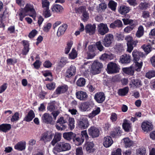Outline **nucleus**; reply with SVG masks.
<instances>
[{
	"mask_svg": "<svg viewBox=\"0 0 155 155\" xmlns=\"http://www.w3.org/2000/svg\"><path fill=\"white\" fill-rule=\"evenodd\" d=\"M27 15H29L35 20L36 16V13L33 5L27 4L23 9H22L19 14L20 20L22 21L23 18Z\"/></svg>",
	"mask_w": 155,
	"mask_h": 155,
	"instance_id": "f257e3e1",
	"label": "nucleus"
},
{
	"mask_svg": "<svg viewBox=\"0 0 155 155\" xmlns=\"http://www.w3.org/2000/svg\"><path fill=\"white\" fill-rule=\"evenodd\" d=\"M71 148V146L69 143L61 142L56 145L53 149V151L54 154H57L60 152L69 150Z\"/></svg>",
	"mask_w": 155,
	"mask_h": 155,
	"instance_id": "f03ea898",
	"label": "nucleus"
},
{
	"mask_svg": "<svg viewBox=\"0 0 155 155\" xmlns=\"http://www.w3.org/2000/svg\"><path fill=\"white\" fill-rule=\"evenodd\" d=\"M142 65V63L135 62V64H132L130 67L123 68V71L126 74L129 75H133L134 71H140Z\"/></svg>",
	"mask_w": 155,
	"mask_h": 155,
	"instance_id": "7ed1b4c3",
	"label": "nucleus"
},
{
	"mask_svg": "<svg viewBox=\"0 0 155 155\" xmlns=\"http://www.w3.org/2000/svg\"><path fill=\"white\" fill-rule=\"evenodd\" d=\"M78 126L79 128L82 130L87 128L89 125L88 119L84 117H81L77 122Z\"/></svg>",
	"mask_w": 155,
	"mask_h": 155,
	"instance_id": "20e7f679",
	"label": "nucleus"
},
{
	"mask_svg": "<svg viewBox=\"0 0 155 155\" xmlns=\"http://www.w3.org/2000/svg\"><path fill=\"white\" fill-rule=\"evenodd\" d=\"M102 67V64L97 61H94L91 65V72L93 74H98Z\"/></svg>",
	"mask_w": 155,
	"mask_h": 155,
	"instance_id": "39448f33",
	"label": "nucleus"
},
{
	"mask_svg": "<svg viewBox=\"0 0 155 155\" xmlns=\"http://www.w3.org/2000/svg\"><path fill=\"white\" fill-rule=\"evenodd\" d=\"M125 40L127 41V51L129 53H130L133 49L134 45H135L137 43L136 41H133V38L129 35L126 36Z\"/></svg>",
	"mask_w": 155,
	"mask_h": 155,
	"instance_id": "423d86ee",
	"label": "nucleus"
},
{
	"mask_svg": "<svg viewBox=\"0 0 155 155\" xmlns=\"http://www.w3.org/2000/svg\"><path fill=\"white\" fill-rule=\"evenodd\" d=\"M97 31L100 34L104 35L109 31V29L107 24L101 23L97 25Z\"/></svg>",
	"mask_w": 155,
	"mask_h": 155,
	"instance_id": "0eeeda50",
	"label": "nucleus"
},
{
	"mask_svg": "<svg viewBox=\"0 0 155 155\" xmlns=\"http://www.w3.org/2000/svg\"><path fill=\"white\" fill-rule=\"evenodd\" d=\"M107 71L108 73H116L119 72V68L117 64L114 63L110 62L107 65Z\"/></svg>",
	"mask_w": 155,
	"mask_h": 155,
	"instance_id": "6e6552de",
	"label": "nucleus"
},
{
	"mask_svg": "<svg viewBox=\"0 0 155 155\" xmlns=\"http://www.w3.org/2000/svg\"><path fill=\"white\" fill-rule=\"evenodd\" d=\"M53 136L51 132L46 131L41 134L40 140L44 143L49 142L51 140Z\"/></svg>",
	"mask_w": 155,
	"mask_h": 155,
	"instance_id": "1a4fd4ad",
	"label": "nucleus"
},
{
	"mask_svg": "<svg viewBox=\"0 0 155 155\" xmlns=\"http://www.w3.org/2000/svg\"><path fill=\"white\" fill-rule=\"evenodd\" d=\"M114 40V36L111 34L105 35L103 40V44L106 47H109Z\"/></svg>",
	"mask_w": 155,
	"mask_h": 155,
	"instance_id": "9d476101",
	"label": "nucleus"
},
{
	"mask_svg": "<svg viewBox=\"0 0 155 155\" xmlns=\"http://www.w3.org/2000/svg\"><path fill=\"white\" fill-rule=\"evenodd\" d=\"M76 13H82L83 20L84 21H87L89 18V14L86 11V8L84 7L81 6L78 8H75Z\"/></svg>",
	"mask_w": 155,
	"mask_h": 155,
	"instance_id": "9b49d317",
	"label": "nucleus"
},
{
	"mask_svg": "<svg viewBox=\"0 0 155 155\" xmlns=\"http://www.w3.org/2000/svg\"><path fill=\"white\" fill-rule=\"evenodd\" d=\"M76 72V67L73 65H71L68 68L66 72V77L69 78L74 76Z\"/></svg>",
	"mask_w": 155,
	"mask_h": 155,
	"instance_id": "f8f14e48",
	"label": "nucleus"
},
{
	"mask_svg": "<svg viewBox=\"0 0 155 155\" xmlns=\"http://www.w3.org/2000/svg\"><path fill=\"white\" fill-rule=\"evenodd\" d=\"M88 131L89 134L93 138L97 137L99 135V129L94 127H91Z\"/></svg>",
	"mask_w": 155,
	"mask_h": 155,
	"instance_id": "ddd939ff",
	"label": "nucleus"
},
{
	"mask_svg": "<svg viewBox=\"0 0 155 155\" xmlns=\"http://www.w3.org/2000/svg\"><path fill=\"white\" fill-rule=\"evenodd\" d=\"M141 127L142 130L145 132L148 133L153 129L152 124L149 122H144L142 123Z\"/></svg>",
	"mask_w": 155,
	"mask_h": 155,
	"instance_id": "4468645a",
	"label": "nucleus"
},
{
	"mask_svg": "<svg viewBox=\"0 0 155 155\" xmlns=\"http://www.w3.org/2000/svg\"><path fill=\"white\" fill-rule=\"evenodd\" d=\"M94 98L98 103H101L105 100V97L104 93L102 92H100L97 93L95 94Z\"/></svg>",
	"mask_w": 155,
	"mask_h": 155,
	"instance_id": "2eb2a0df",
	"label": "nucleus"
},
{
	"mask_svg": "<svg viewBox=\"0 0 155 155\" xmlns=\"http://www.w3.org/2000/svg\"><path fill=\"white\" fill-rule=\"evenodd\" d=\"M75 95L77 98L82 101L86 100L88 97L87 93L85 92L82 91L76 92Z\"/></svg>",
	"mask_w": 155,
	"mask_h": 155,
	"instance_id": "dca6fc26",
	"label": "nucleus"
},
{
	"mask_svg": "<svg viewBox=\"0 0 155 155\" xmlns=\"http://www.w3.org/2000/svg\"><path fill=\"white\" fill-rule=\"evenodd\" d=\"M96 26L95 24L91 25L88 24L85 27V30L87 33H89L90 35L94 34L95 31Z\"/></svg>",
	"mask_w": 155,
	"mask_h": 155,
	"instance_id": "f3484780",
	"label": "nucleus"
},
{
	"mask_svg": "<svg viewBox=\"0 0 155 155\" xmlns=\"http://www.w3.org/2000/svg\"><path fill=\"white\" fill-rule=\"evenodd\" d=\"M131 56L127 54L121 55L120 58L119 62L122 64L129 63L131 61Z\"/></svg>",
	"mask_w": 155,
	"mask_h": 155,
	"instance_id": "a211bd4d",
	"label": "nucleus"
},
{
	"mask_svg": "<svg viewBox=\"0 0 155 155\" xmlns=\"http://www.w3.org/2000/svg\"><path fill=\"white\" fill-rule=\"evenodd\" d=\"M68 87L67 85H64L58 87L56 89L54 94L59 95L65 93L68 90Z\"/></svg>",
	"mask_w": 155,
	"mask_h": 155,
	"instance_id": "6ab92c4d",
	"label": "nucleus"
},
{
	"mask_svg": "<svg viewBox=\"0 0 155 155\" xmlns=\"http://www.w3.org/2000/svg\"><path fill=\"white\" fill-rule=\"evenodd\" d=\"M131 83L130 84V87H133L134 88L139 87L142 85V83L140 80L137 78H132Z\"/></svg>",
	"mask_w": 155,
	"mask_h": 155,
	"instance_id": "aec40b11",
	"label": "nucleus"
},
{
	"mask_svg": "<svg viewBox=\"0 0 155 155\" xmlns=\"http://www.w3.org/2000/svg\"><path fill=\"white\" fill-rule=\"evenodd\" d=\"M132 55L134 57V60L136 61L135 62L139 60L140 57H143L145 55L143 52H139L137 50H134L132 52Z\"/></svg>",
	"mask_w": 155,
	"mask_h": 155,
	"instance_id": "412c9836",
	"label": "nucleus"
},
{
	"mask_svg": "<svg viewBox=\"0 0 155 155\" xmlns=\"http://www.w3.org/2000/svg\"><path fill=\"white\" fill-rule=\"evenodd\" d=\"M113 141L111 137L107 136L104 138L103 145L106 147H110L112 144Z\"/></svg>",
	"mask_w": 155,
	"mask_h": 155,
	"instance_id": "4be33fe9",
	"label": "nucleus"
},
{
	"mask_svg": "<svg viewBox=\"0 0 155 155\" xmlns=\"http://www.w3.org/2000/svg\"><path fill=\"white\" fill-rule=\"evenodd\" d=\"M68 28V25L65 24H63L58 28L57 35L58 37H60L64 34Z\"/></svg>",
	"mask_w": 155,
	"mask_h": 155,
	"instance_id": "5701e85b",
	"label": "nucleus"
},
{
	"mask_svg": "<svg viewBox=\"0 0 155 155\" xmlns=\"http://www.w3.org/2000/svg\"><path fill=\"white\" fill-rule=\"evenodd\" d=\"M26 147V142L20 141L15 146V148L18 150L21 151L25 150Z\"/></svg>",
	"mask_w": 155,
	"mask_h": 155,
	"instance_id": "b1692460",
	"label": "nucleus"
},
{
	"mask_svg": "<svg viewBox=\"0 0 155 155\" xmlns=\"http://www.w3.org/2000/svg\"><path fill=\"white\" fill-rule=\"evenodd\" d=\"M43 121L47 124H51L52 120V118L51 115L49 114H44L42 117Z\"/></svg>",
	"mask_w": 155,
	"mask_h": 155,
	"instance_id": "393cba45",
	"label": "nucleus"
},
{
	"mask_svg": "<svg viewBox=\"0 0 155 155\" xmlns=\"http://www.w3.org/2000/svg\"><path fill=\"white\" fill-rule=\"evenodd\" d=\"M61 134L60 133H56L52 140L51 142V144L53 146L58 142L61 139Z\"/></svg>",
	"mask_w": 155,
	"mask_h": 155,
	"instance_id": "a878e982",
	"label": "nucleus"
},
{
	"mask_svg": "<svg viewBox=\"0 0 155 155\" xmlns=\"http://www.w3.org/2000/svg\"><path fill=\"white\" fill-rule=\"evenodd\" d=\"M75 134L72 132H66L63 134V137L64 139L70 141L75 137Z\"/></svg>",
	"mask_w": 155,
	"mask_h": 155,
	"instance_id": "bb28decb",
	"label": "nucleus"
},
{
	"mask_svg": "<svg viewBox=\"0 0 155 155\" xmlns=\"http://www.w3.org/2000/svg\"><path fill=\"white\" fill-rule=\"evenodd\" d=\"M101 112L100 108L99 107H97L95 108L92 112L89 114L88 115V118L92 119L96 116L98 115Z\"/></svg>",
	"mask_w": 155,
	"mask_h": 155,
	"instance_id": "cd10ccee",
	"label": "nucleus"
},
{
	"mask_svg": "<svg viewBox=\"0 0 155 155\" xmlns=\"http://www.w3.org/2000/svg\"><path fill=\"white\" fill-rule=\"evenodd\" d=\"M122 126L125 131H128L131 129V125L129 121L124 120L123 124Z\"/></svg>",
	"mask_w": 155,
	"mask_h": 155,
	"instance_id": "c85d7f7f",
	"label": "nucleus"
},
{
	"mask_svg": "<svg viewBox=\"0 0 155 155\" xmlns=\"http://www.w3.org/2000/svg\"><path fill=\"white\" fill-rule=\"evenodd\" d=\"M92 103L90 102H86L82 104L81 106V109L84 111L88 110L92 107Z\"/></svg>",
	"mask_w": 155,
	"mask_h": 155,
	"instance_id": "c756f323",
	"label": "nucleus"
},
{
	"mask_svg": "<svg viewBox=\"0 0 155 155\" xmlns=\"http://www.w3.org/2000/svg\"><path fill=\"white\" fill-rule=\"evenodd\" d=\"M122 25V23L121 21L119 20H117L114 22L111 23L110 24V27L111 28H114L116 27H121Z\"/></svg>",
	"mask_w": 155,
	"mask_h": 155,
	"instance_id": "7c9ffc66",
	"label": "nucleus"
},
{
	"mask_svg": "<svg viewBox=\"0 0 155 155\" xmlns=\"http://www.w3.org/2000/svg\"><path fill=\"white\" fill-rule=\"evenodd\" d=\"M114 55L112 54L104 53L103 54L101 57V59L103 60L109 61L113 58Z\"/></svg>",
	"mask_w": 155,
	"mask_h": 155,
	"instance_id": "2f4dec72",
	"label": "nucleus"
},
{
	"mask_svg": "<svg viewBox=\"0 0 155 155\" xmlns=\"http://www.w3.org/2000/svg\"><path fill=\"white\" fill-rule=\"evenodd\" d=\"M129 10V8L124 5L121 6L119 9V12L122 15H124L128 13Z\"/></svg>",
	"mask_w": 155,
	"mask_h": 155,
	"instance_id": "473e14b6",
	"label": "nucleus"
},
{
	"mask_svg": "<svg viewBox=\"0 0 155 155\" xmlns=\"http://www.w3.org/2000/svg\"><path fill=\"white\" fill-rule=\"evenodd\" d=\"M11 125L9 124H3L0 125V131L6 132L11 128Z\"/></svg>",
	"mask_w": 155,
	"mask_h": 155,
	"instance_id": "72a5a7b5",
	"label": "nucleus"
},
{
	"mask_svg": "<svg viewBox=\"0 0 155 155\" xmlns=\"http://www.w3.org/2000/svg\"><path fill=\"white\" fill-rule=\"evenodd\" d=\"M120 128L118 127L115 128L113 131H111L110 134L112 137H117L120 135Z\"/></svg>",
	"mask_w": 155,
	"mask_h": 155,
	"instance_id": "f704fd0d",
	"label": "nucleus"
},
{
	"mask_svg": "<svg viewBox=\"0 0 155 155\" xmlns=\"http://www.w3.org/2000/svg\"><path fill=\"white\" fill-rule=\"evenodd\" d=\"M35 117L34 112L32 110H31L25 118V120L27 122H29L31 120Z\"/></svg>",
	"mask_w": 155,
	"mask_h": 155,
	"instance_id": "c9c22d12",
	"label": "nucleus"
},
{
	"mask_svg": "<svg viewBox=\"0 0 155 155\" xmlns=\"http://www.w3.org/2000/svg\"><path fill=\"white\" fill-rule=\"evenodd\" d=\"M52 11L53 12H59L62 11L63 7L61 5L58 4L54 5L51 8Z\"/></svg>",
	"mask_w": 155,
	"mask_h": 155,
	"instance_id": "e433bc0d",
	"label": "nucleus"
},
{
	"mask_svg": "<svg viewBox=\"0 0 155 155\" xmlns=\"http://www.w3.org/2000/svg\"><path fill=\"white\" fill-rule=\"evenodd\" d=\"M73 141L77 146L81 145L84 141L83 139H82L80 136H76V135L75 137L73 139Z\"/></svg>",
	"mask_w": 155,
	"mask_h": 155,
	"instance_id": "4c0bfd02",
	"label": "nucleus"
},
{
	"mask_svg": "<svg viewBox=\"0 0 155 155\" xmlns=\"http://www.w3.org/2000/svg\"><path fill=\"white\" fill-rule=\"evenodd\" d=\"M86 149L87 151L90 153L93 152V148L94 146V144L92 142H87L85 144Z\"/></svg>",
	"mask_w": 155,
	"mask_h": 155,
	"instance_id": "58836bf2",
	"label": "nucleus"
},
{
	"mask_svg": "<svg viewBox=\"0 0 155 155\" xmlns=\"http://www.w3.org/2000/svg\"><path fill=\"white\" fill-rule=\"evenodd\" d=\"M123 140L125 147H130L133 144V142L128 137L124 138Z\"/></svg>",
	"mask_w": 155,
	"mask_h": 155,
	"instance_id": "ea45409f",
	"label": "nucleus"
},
{
	"mask_svg": "<svg viewBox=\"0 0 155 155\" xmlns=\"http://www.w3.org/2000/svg\"><path fill=\"white\" fill-rule=\"evenodd\" d=\"M146 153V149L144 147H140L136 150V155H145Z\"/></svg>",
	"mask_w": 155,
	"mask_h": 155,
	"instance_id": "a19ab883",
	"label": "nucleus"
},
{
	"mask_svg": "<svg viewBox=\"0 0 155 155\" xmlns=\"http://www.w3.org/2000/svg\"><path fill=\"white\" fill-rule=\"evenodd\" d=\"M68 127L70 129L72 130L74 128L75 120L74 118L69 117L68 120Z\"/></svg>",
	"mask_w": 155,
	"mask_h": 155,
	"instance_id": "79ce46f5",
	"label": "nucleus"
},
{
	"mask_svg": "<svg viewBox=\"0 0 155 155\" xmlns=\"http://www.w3.org/2000/svg\"><path fill=\"white\" fill-rule=\"evenodd\" d=\"M143 32L144 30L143 27L141 25L140 26L136 33V36L138 38L140 37L143 35Z\"/></svg>",
	"mask_w": 155,
	"mask_h": 155,
	"instance_id": "37998d69",
	"label": "nucleus"
},
{
	"mask_svg": "<svg viewBox=\"0 0 155 155\" xmlns=\"http://www.w3.org/2000/svg\"><path fill=\"white\" fill-rule=\"evenodd\" d=\"M129 90V89L128 87H125L123 89L119 90L118 94L119 95L121 96L125 95L128 93Z\"/></svg>",
	"mask_w": 155,
	"mask_h": 155,
	"instance_id": "c03bdc74",
	"label": "nucleus"
},
{
	"mask_svg": "<svg viewBox=\"0 0 155 155\" xmlns=\"http://www.w3.org/2000/svg\"><path fill=\"white\" fill-rule=\"evenodd\" d=\"M107 8V5L105 3H101L99 4L97 10L98 12H104Z\"/></svg>",
	"mask_w": 155,
	"mask_h": 155,
	"instance_id": "a18cd8bd",
	"label": "nucleus"
},
{
	"mask_svg": "<svg viewBox=\"0 0 155 155\" xmlns=\"http://www.w3.org/2000/svg\"><path fill=\"white\" fill-rule=\"evenodd\" d=\"M85 80L83 78H79L77 81V85L79 87H83L85 84Z\"/></svg>",
	"mask_w": 155,
	"mask_h": 155,
	"instance_id": "49530a36",
	"label": "nucleus"
},
{
	"mask_svg": "<svg viewBox=\"0 0 155 155\" xmlns=\"http://www.w3.org/2000/svg\"><path fill=\"white\" fill-rule=\"evenodd\" d=\"M67 58L66 57H63L60 59L59 64V66L62 67L67 63Z\"/></svg>",
	"mask_w": 155,
	"mask_h": 155,
	"instance_id": "de8ad7c7",
	"label": "nucleus"
},
{
	"mask_svg": "<svg viewBox=\"0 0 155 155\" xmlns=\"http://www.w3.org/2000/svg\"><path fill=\"white\" fill-rule=\"evenodd\" d=\"M143 50L147 53V54L149 53L151 50V45L150 44L147 45H143L142 46Z\"/></svg>",
	"mask_w": 155,
	"mask_h": 155,
	"instance_id": "09e8293b",
	"label": "nucleus"
},
{
	"mask_svg": "<svg viewBox=\"0 0 155 155\" xmlns=\"http://www.w3.org/2000/svg\"><path fill=\"white\" fill-rule=\"evenodd\" d=\"M43 14L45 18H48L51 15L49 8L43 9Z\"/></svg>",
	"mask_w": 155,
	"mask_h": 155,
	"instance_id": "8fccbe9b",
	"label": "nucleus"
},
{
	"mask_svg": "<svg viewBox=\"0 0 155 155\" xmlns=\"http://www.w3.org/2000/svg\"><path fill=\"white\" fill-rule=\"evenodd\" d=\"M146 76L147 78L149 79L155 77V71L150 70L149 71L146 73Z\"/></svg>",
	"mask_w": 155,
	"mask_h": 155,
	"instance_id": "3c124183",
	"label": "nucleus"
},
{
	"mask_svg": "<svg viewBox=\"0 0 155 155\" xmlns=\"http://www.w3.org/2000/svg\"><path fill=\"white\" fill-rule=\"evenodd\" d=\"M41 4L43 9L49 8L50 2L48 0H42Z\"/></svg>",
	"mask_w": 155,
	"mask_h": 155,
	"instance_id": "603ef678",
	"label": "nucleus"
},
{
	"mask_svg": "<svg viewBox=\"0 0 155 155\" xmlns=\"http://www.w3.org/2000/svg\"><path fill=\"white\" fill-rule=\"evenodd\" d=\"M80 136L82 139H83L84 141L85 139L87 140L88 138V136L86 130L82 131Z\"/></svg>",
	"mask_w": 155,
	"mask_h": 155,
	"instance_id": "864d4df0",
	"label": "nucleus"
},
{
	"mask_svg": "<svg viewBox=\"0 0 155 155\" xmlns=\"http://www.w3.org/2000/svg\"><path fill=\"white\" fill-rule=\"evenodd\" d=\"M117 3L114 1H110L108 3V6L110 9L113 11H114L116 9V6L117 5Z\"/></svg>",
	"mask_w": 155,
	"mask_h": 155,
	"instance_id": "5fc2aeb1",
	"label": "nucleus"
},
{
	"mask_svg": "<svg viewBox=\"0 0 155 155\" xmlns=\"http://www.w3.org/2000/svg\"><path fill=\"white\" fill-rule=\"evenodd\" d=\"M77 55V53L76 51L73 48L72 49V51L69 54V58L72 59H74L75 58Z\"/></svg>",
	"mask_w": 155,
	"mask_h": 155,
	"instance_id": "6e6d98bb",
	"label": "nucleus"
},
{
	"mask_svg": "<svg viewBox=\"0 0 155 155\" xmlns=\"http://www.w3.org/2000/svg\"><path fill=\"white\" fill-rule=\"evenodd\" d=\"M150 6L148 3H141L139 5V7L141 9H147Z\"/></svg>",
	"mask_w": 155,
	"mask_h": 155,
	"instance_id": "4d7b16f0",
	"label": "nucleus"
},
{
	"mask_svg": "<svg viewBox=\"0 0 155 155\" xmlns=\"http://www.w3.org/2000/svg\"><path fill=\"white\" fill-rule=\"evenodd\" d=\"M122 20L125 25H133L134 24L133 20L128 18H123Z\"/></svg>",
	"mask_w": 155,
	"mask_h": 155,
	"instance_id": "13d9d810",
	"label": "nucleus"
},
{
	"mask_svg": "<svg viewBox=\"0 0 155 155\" xmlns=\"http://www.w3.org/2000/svg\"><path fill=\"white\" fill-rule=\"evenodd\" d=\"M72 42H70L68 43L67 47L65 48V54H68L69 52L72 47Z\"/></svg>",
	"mask_w": 155,
	"mask_h": 155,
	"instance_id": "bf43d9fd",
	"label": "nucleus"
},
{
	"mask_svg": "<svg viewBox=\"0 0 155 155\" xmlns=\"http://www.w3.org/2000/svg\"><path fill=\"white\" fill-rule=\"evenodd\" d=\"M55 84L54 82L49 83L46 84V87L49 90L54 89L55 87Z\"/></svg>",
	"mask_w": 155,
	"mask_h": 155,
	"instance_id": "052dcab7",
	"label": "nucleus"
},
{
	"mask_svg": "<svg viewBox=\"0 0 155 155\" xmlns=\"http://www.w3.org/2000/svg\"><path fill=\"white\" fill-rule=\"evenodd\" d=\"M96 45L98 49L100 51H103L104 48L102 45L101 42L100 41H99L96 43Z\"/></svg>",
	"mask_w": 155,
	"mask_h": 155,
	"instance_id": "680f3d73",
	"label": "nucleus"
},
{
	"mask_svg": "<svg viewBox=\"0 0 155 155\" xmlns=\"http://www.w3.org/2000/svg\"><path fill=\"white\" fill-rule=\"evenodd\" d=\"M114 48L117 51H122L123 49L122 45L120 43L117 44L114 46Z\"/></svg>",
	"mask_w": 155,
	"mask_h": 155,
	"instance_id": "e2e57ef3",
	"label": "nucleus"
},
{
	"mask_svg": "<svg viewBox=\"0 0 155 155\" xmlns=\"http://www.w3.org/2000/svg\"><path fill=\"white\" fill-rule=\"evenodd\" d=\"M66 122V121L64 120V118L62 117H61L57 121V123H59L60 125H64V124Z\"/></svg>",
	"mask_w": 155,
	"mask_h": 155,
	"instance_id": "0e129e2a",
	"label": "nucleus"
},
{
	"mask_svg": "<svg viewBox=\"0 0 155 155\" xmlns=\"http://www.w3.org/2000/svg\"><path fill=\"white\" fill-rule=\"evenodd\" d=\"M18 116V113L17 112L15 113V114L12 116L11 119V121L12 122H14L15 121L18 120L19 118Z\"/></svg>",
	"mask_w": 155,
	"mask_h": 155,
	"instance_id": "69168bd1",
	"label": "nucleus"
},
{
	"mask_svg": "<svg viewBox=\"0 0 155 155\" xmlns=\"http://www.w3.org/2000/svg\"><path fill=\"white\" fill-rule=\"evenodd\" d=\"M37 31L35 30H32L31 31L29 34L28 37L30 38H32L34 37L37 33Z\"/></svg>",
	"mask_w": 155,
	"mask_h": 155,
	"instance_id": "338daca9",
	"label": "nucleus"
},
{
	"mask_svg": "<svg viewBox=\"0 0 155 155\" xmlns=\"http://www.w3.org/2000/svg\"><path fill=\"white\" fill-rule=\"evenodd\" d=\"M111 155H121V149L119 148H118L115 151L112 152Z\"/></svg>",
	"mask_w": 155,
	"mask_h": 155,
	"instance_id": "774afa93",
	"label": "nucleus"
}]
</instances>
